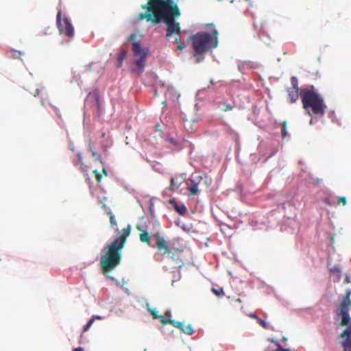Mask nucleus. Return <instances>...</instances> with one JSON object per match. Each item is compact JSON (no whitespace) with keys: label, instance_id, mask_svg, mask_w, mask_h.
Returning a JSON list of instances; mask_svg holds the SVG:
<instances>
[{"label":"nucleus","instance_id":"f257e3e1","mask_svg":"<svg viewBox=\"0 0 351 351\" xmlns=\"http://www.w3.org/2000/svg\"><path fill=\"white\" fill-rule=\"evenodd\" d=\"M145 12L138 14L140 20L145 19L154 24L162 21L165 23L166 38L169 40L173 35L181 33L180 23L176 21L181 13L177 4L173 0H148L147 3L141 5Z\"/></svg>","mask_w":351,"mask_h":351},{"label":"nucleus","instance_id":"f03ea898","mask_svg":"<svg viewBox=\"0 0 351 351\" xmlns=\"http://www.w3.org/2000/svg\"><path fill=\"white\" fill-rule=\"evenodd\" d=\"M108 215L110 217V227L118 232L119 236L112 243L106 245V253L101 258L100 264L104 273H108L112 271L120 264L121 259V252L132 230L131 226L128 224L126 228H123L119 232L114 215L110 211L108 213Z\"/></svg>","mask_w":351,"mask_h":351},{"label":"nucleus","instance_id":"7ed1b4c3","mask_svg":"<svg viewBox=\"0 0 351 351\" xmlns=\"http://www.w3.org/2000/svg\"><path fill=\"white\" fill-rule=\"evenodd\" d=\"M206 27H210V31L198 32L192 34L189 38L193 49V56L197 58V62H199L206 53L216 48L218 45V31L213 23L206 24Z\"/></svg>","mask_w":351,"mask_h":351},{"label":"nucleus","instance_id":"20e7f679","mask_svg":"<svg viewBox=\"0 0 351 351\" xmlns=\"http://www.w3.org/2000/svg\"><path fill=\"white\" fill-rule=\"evenodd\" d=\"M351 290L348 289L343 300L339 304V311L337 316L341 317L339 326H346V328L341 332L340 337L343 339L341 346L343 351H351V317L349 311L351 309Z\"/></svg>","mask_w":351,"mask_h":351},{"label":"nucleus","instance_id":"39448f33","mask_svg":"<svg viewBox=\"0 0 351 351\" xmlns=\"http://www.w3.org/2000/svg\"><path fill=\"white\" fill-rule=\"evenodd\" d=\"M300 95L303 108L309 116L315 114L323 117L324 115L327 106L324 98L315 90L313 86H311V88L302 89L300 91Z\"/></svg>","mask_w":351,"mask_h":351},{"label":"nucleus","instance_id":"423d86ee","mask_svg":"<svg viewBox=\"0 0 351 351\" xmlns=\"http://www.w3.org/2000/svg\"><path fill=\"white\" fill-rule=\"evenodd\" d=\"M56 22L60 34L71 38L74 36V27L70 20L65 16H62V11L59 10L56 16Z\"/></svg>","mask_w":351,"mask_h":351},{"label":"nucleus","instance_id":"0eeeda50","mask_svg":"<svg viewBox=\"0 0 351 351\" xmlns=\"http://www.w3.org/2000/svg\"><path fill=\"white\" fill-rule=\"evenodd\" d=\"M132 50L136 58L134 62L138 67V72L141 73L143 71L145 66V61L148 54V49L141 48L139 43L134 42L132 43Z\"/></svg>","mask_w":351,"mask_h":351},{"label":"nucleus","instance_id":"6e6552de","mask_svg":"<svg viewBox=\"0 0 351 351\" xmlns=\"http://www.w3.org/2000/svg\"><path fill=\"white\" fill-rule=\"evenodd\" d=\"M155 241L156 247L158 252H161L163 255L169 253L172 249L170 247L169 242L167 241L165 237L159 232H156L152 234Z\"/></svg>","mask_w":351,"mask_h":351},{"label":"nucleus","instance_id":"1a4fd4ad","mask_svg":"<svg viewBox=\"0 0 351 351\" xmlns=\"http://www.w3.org/2000/svg\"><path fill=\"white\" fill-rule=\"evenodd\" d=\"M169 255V258L179 268L182 267L184 265L183 260V250L178 247H173Z\"/></svg>","mask_w":351,"mask_h":351},{"label":"nucleus","instance_id":"9d476101","mask_svg":"<svg viewBox=\"0 0 351 351\" xmlns=\"http://www.w3.org/2000/svg\"><path fill=\"white\" fill-rule=\"evenodd\" d=\"M136 228L140 231L139 239L141 242L146 243L149 247H153L151 240V235L149 234V232L146 230H144L142 226L140 224H137L136 226Z\"/></svg>","mask_w":351,"mask_h":351},{"label":"nucleus","instance_id":"9b49d317","mask_svg":"<svg viewBox=\"0 0 351 351\" xmlns=\"http://www.w3.org/2000/svg\"><path fill=\"white\" fill-rule=\"evenodd\" d=\"M169 202L180 215H184L186 214L187 209L184 204H178L175 199H170Z\"/></svg>","mask_w":351,"mask_h":351},{"label":"nucleus","instance_id":"f8f14e48","mask_svg":"<svg viewBox=\"0 0 351 351\" xmlns=\"http://www.w3.org/2000/svg\"><path fill=\"white\" fill-rule=\"evenodd\" d=\"M165 97L173 101L178 99L180 95L177 90L173 87H168L165 92Z\"/></svg>","mask_w":351,"mask_h":351},{"label":"nucleus","instance_id":"ddd939ff","mask_svg":"<svg viewBox=\"0 0 351 351\" xmlns=\"http://www.w3.org/2000/svg\"><path fill=\"white\" fill-rule=\"evenodd\" d=\"M161 324L162 325H166L167 324H170L174 327L181 330L183 328V323L176 321L174 319H171L170 318H166V317H161Z\"/></svg>","mask_w":351,"mask_h":351},{"label":"nucleus","instance_id":"4468645a","mask_svg":"<svg viewBox=\"0 0 351 351\" xmlns=\"http://www.w3.org/2000/svg\"><path fill=\"white\" fill-rule=\"evenodd\" d=\"M182 33L181 32L179 35H173L174 42L178 44L176 49L183 50L186 48V45L184 40L182 39Z\"/></svg>","mask_w":351,"mask_h":351},{"label":"nucleus","instance_id":"2eb2a0df","mask_svg":"<svg viewBox=\"0 0 351 351\" xmlns=\"http://www.w3.org/2000/svg\"><path fill=\"white\" fill-rule=\"evenodd\" d=\"M287 93L291 103H295L299 98V94H300L299 90L289 88L287 89Z\"/></svg>","mask_w":351,"mask_h":351},{"label":"nucleus","instance_id":"dca6fc26","mask_svg":"<svg viewBox=\"0 0 351 351\" xmlns=\"http://www.w3.org/2000/svg\"><path fill=\"white\" fill-rule=\"evenodd\" d=\"M77 160L74 162V165L77 167L82 172H86V166L82 162V157L80 153L77 154Z\"/></svg>","mask_w":351,"mask_h":351},{"label":"nucleus","instance_id":"f3484780","mask_svg":"<svg viewBox=\"0 0 351 351\" xmlns=\"http://www.w3.org/2000/svg\"><path fill=\"white\" fill-rule=\"evenodd\" d=\"M189 191H190V194L191 195H195L198 192L197 183H196L193 180H190Z\"/></svg>","mask_w":351,"mask_h":351},{"label":"nucleus","instance_id":"a211bd4d","mask_svg":"<svg viewBox=\"0 0 351 351\" xmlns=\"http://www.w3.org/2000/svg\"><path fill=\"white\" fill-rule=\"evenodd\" d=\"M148 311L151 313L154 319H158L161 322V317H165L164 315H159L158 311L155 308H148Z\"/></svg>","mask_w":351,"mask_h":351},{"label":"nucleus","instance_id":"6ab92c4d","mask_svg":"<svg viewBox=\"0 0 351 351\" xmlns=\"http://www.w3.org/2000/svg\"><path fill=\"white\" fill-rule=\"evenodd\" d=\"M101 319V317L99 315H95L91 317V319L88 322V323L84 326L83 332H86L90 328V327L93 324L95 319Z\"/></svg>","mask_w":351,"mask_h":351},{"label":"nucleus","instance_id":"aec40b11","mask_svg":"<svg viewBox=\"0 0 351 351\" xmlns=\"http://www.w3.org/2000/svg\"><path fill=\"white\" fill-rule=\"evenodd\" d=\"M180 330L182 333L188 335H192L195 332L191 324H188L186 327L183 325V328Z\"/></svg>","mask_w":351,"mask_h":351},{"label":"nucleus","instance_id":"412c9836","mask_svg":"<svg viewBox=\"0 0 351 351\" xmlns=\"http://www.w3.org/2000/svg\"><path fill=\"white\" fill-rule=\"evenodd\" d=\"M127 56V53L126 51H122L120 52V53L119 54V56L117 58V62H118V67H121V65H122V62L124 60V59H125Z\"/></svg>","mask_w":351,"mask_h":351},{"label":"nucleus","instance_id":"4be33fe9","mask_svg":"<svg viewBox=\"0 0 351 351\" xmlns=\"http://www.w3.org/2000/svg\"><path fill=\"white\" fill-rule=\"evenodd\" d=\"M290 80H291V88L300 90V88L298 87V82L297 77L295 76H292L291 77Z\"/></svg>","mask_w":351,"mask_h":351},{"label":"nucleus","instance_id":"5701e85b","mask_svg":"<svg viewBox=\"0 0 351 351\" xmlns=\"http://www.w3.org/2000/svg\"><path fill=\"white\" fill-rule=\"evenodd\" d=\"M180 184V182H176L174 178H171V185L169 186V189L171 191H174V190L177 189L179 187Z\"/></svg>","mask_w":351,"mask_h":351},{"label":"nucleus","instance_id":"b1692460","mask_svg":"<svg viewBox=\"0 0 351 351\" xmlns=\"http://www.w3.org/2000/svg\"><path fill=\"white\" fill-rule=\"evenodd\" d=\"M89 148H90L92 155L94 157H95V159L99 160L100 162H102L101 158L100 155L97 152H96L90 145L89 146Z\"/></svg>","mask_w":351,"mask_h":351},{"label":"nucleus","instance_id":"393cba45","mask_svg":"<svg viewBox=\"0 0 351 351\" xmlns=\"http://www.w3.org/2000/svg\"><path fill=\"white\" fill-rule=\"evenodd\" d=\"M281 133H282V138H285L286 136H287V122L286 121H283L282 123V130H281Z\"/></svg>","mask_w":351,"mask_h":351},{"label":"nucleus","instance_id":"a878e982","mask_svg":"<svg viewBox=\"0 0 351 351\" xmlns=\"http://www.w3.org/2000/svg\"><path fill=\"white\" fill-rule=\"evenodd\" d=\"M165 140L167 143H171L175 146L179 145V143L176 139H174L173 137L168 136L166 138Z\"/></svg>","mask_w":351,"mask_h":351},{"label":"nucleus","instance_id":"bb28decb","mask_svg":"<svg viewBox=\"0 0 351 351\" xmlns=\"http://www.w3.org/2000/svg\"><path fill=\"white\" fill-rule=\"evenodd\" d=\"M330 272L332 274H339L341 273V269L338 265H335L330 268Z\"/></svg>","mask_w":351,"mask_h":351},{"label":"nucleus","instance_id":"cd10ccee","mask_svg":"<svg viewBox=\"0 0 351 351\" xmlns=\"http://www.w3.org/2000/svg\"><path fill=\"white\" fill-rule=\"evenodd\" d=\"M212 291L217 296H220V295H222L224 294L223 293V290L222 288H218V289H215V288H213L212 289Z\"/></svg>","mask_w":351,"mask_h":351},{"label":"nucleus","instance_id":"c85d7f7f","mask_svg":"<svg viewBox=\"0 0 351 351\" xmlns=\"http://www.w3.org/2000/svg\"><path fill=\"white\" fill-rule=\"evenodd\" d=\"M347 199L344 196L339 197L337 200V204H342L343 206L346 205Z\"/></svg>","mask_w":351,"mask_h":351},{"label":"nucleus","instance_id":"c756f323","mask_svg":"<svg viewBox=\"0 0 351 351\" xmlns=\"http://www.w3.org/2000/svg\"><path fill=\"white\" fill-rule=\"evenodd\" d=\"M258 323L265 329H267L269 328V324L266 323L264 320L257 318Z\"/></svg>","mask_w":351,"mask_h":351},{"label":"nucleus","instance_id":"7c9ffc66","mask_svg":"<svg viewBox=\"0 0 351 351\" xmlns=\"http://www.w3.org/2000/svg\"><path fill=\"white\" fill-rule=\"evenodd\" d=\"M93 173L95 176V178H96L97 181L100 182L101 181V178H102L101 173L97 169L93 171Z\"/></svg>","mask_w":351,"mask_h":351},{"label":"nucleus","instance_id":"2f4dec72","mask_svg":"<svg viewBox=\"0 0 351 351\" xmlns=\"http://www.w3.org/2000/svg\"><path fill=\"white\" fill-rule=\"evenodd\" d=\"M223 106H224V108H223V110H224V111L230 110L233 108V106L229 104H224Z\"/></svg>","mask_w":351,"mask_h":351},{"label":"nucleus","instance_id":"473e14b6","mask_svg":"<svg viewBox=\"0 0 351 351\" xmlns=\"http://www.w3.org/2000/svg\"><path fill=\"white\" fill-rule=\"evenodd\" d=\"M166 318H169L171 316V314L170 312L167 311L165 313V315H164Z\"/></svg>","mask_w":351,"mask_h":351},{"label":"nucleus","instance_id":"72a5a7b5","mask_svg":"<svg viewBox=\"0 0 351 351\" xmlns=\"http://www.w3.org/2000/svg\"><path fill=\"white\" fill-rule=\"evenodd\" d=\"M102 172H103V173H104L106 176H108V173H107V171H106V167H103V168H102Z\"/></svg>","mask_w":351,"mask_h":351},{"label":"nucleus","instance_id":"f704fd0d","mask_svg":"<svg viewBox=\"0 0 351 351\" xmlns=\"http://www.w3.org/2000/svg\"><path fill=\"white\" fill-rule=\"evenodd\" d=\"M73 351H84V349L81 347H78L77 348H75Z\"/></svg>","mask_w":351,"mask_h":351},{"label":"nucleus","instance_id":"c9c22d12","mask_svg":"<svg viewBox=\"0 0 351 351\" xmlns=\"http://www.w3.org/2000/svg\"><path fill=\"white\" fill-rule=\"evenodd\" d=\"M344 282L346 283H349L350 282V278L348 276H346Z\"/></svg>","mask_w":351,"mask_h":351},{"label":"nucleus","instance_id":"e433bc0d","mask_svg":"<svg viewBox=\"0 0 351 351\" xmlns=\"http://www.w3.org/2000/svg\"><path fill=\"white\" fill-rule=\"evenodd\" d=\"M250 316H251V317L256 319H257V318H258L255 314H252Z\"/></svg>","mask_w":351,"mask_h":351},{"label":"nucleus","instance_id":"4c0bfd02","mask_svg":"<svg viewBox=\"0 0 351 351\" xmlns=\"http://www.w3.org/2000/svg\"><path fill=\"white\" fill-rule=\"evenodd\" d=\"M13 56L14 58H19V56L17 55L16 52H15L14 54H13Z\"/></svg>","mask_w":351,"mask_h":351},{"label":"nucleus","instance_id":"58836bf2","mask_svg":"<svg viewBox=\"0 0 351 351\" xmlns=\"http://www.w3.org/2000/svg\"><path fill=\"white\" fill-rule=\"evenodd\" d=\"M96 101L97 104H99V97L97 95L96 96Z\"/></svg>","mask_w":351,"mask_h":351},{"label":"nucleus","instance_id":"ea45409f","mask_svg":"<svg viewBox=\"0 0 351 351\" xmlns=\"http://www.w3.org/2000/svg\"><path fill=\"white\" fill-rule=\"evenodd\" d=\"M56 114L58 115L60 118H61V115L59 114V112L57 110Z\"/></svg>","mask_w":351,"mask_h":351}]
</instances>
